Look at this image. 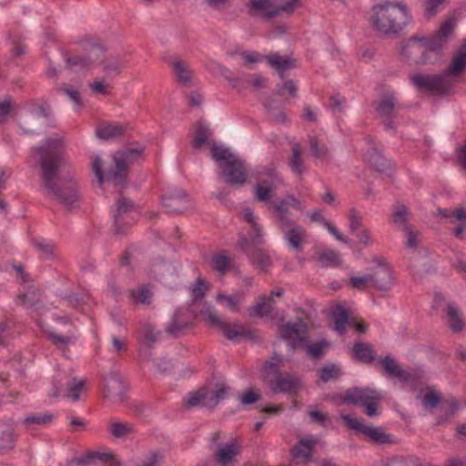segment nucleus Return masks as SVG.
<instances>
[{
    "instance_id": "45",
    "label": "nucleus",
    "mask_w": 466,
    "mask_h": 466,
    "mask_svg": "<svg viewBox=\"0 0 466 466\" xmlns=\"http://www.w3.org/2000/svg\"><path fill=\"white\" fill-rule=\"evenodd\" d=\"M318 261L323 268H336L339 266L341 259L337 251L329 249L319 253Z\"/></svg>"
},
{
    "instance_id": "22",
    "label": "nucleus",
    "mask_w": 466,
    "mask_h": 466,
    "mask_svg": "<svg viewBox=\"0 0 466 466\" xmlns=\"http://www.w3.org/2000/svg\"><path fill=\"white\" fill-rule=\"evenodd\" d=\"M99 66L104 73V80H113L121 74L124 62L120 56H109L104 58Z\"/></svg>"
},
{
    "instance_id": "59",
    "label": "nucleus",
    "mask_w": 466,
    "mask_h": 466,
    "mask_svg": "<svg viewBox=\"0 0 466 466\" xmlns=\"http://www.w3.org/2000/svg\"><path fill=\"white\" fill-rule=\"evenodd\" d=\"M28 106H31V110L34 114L38 116L48 117L50 116V106L46 102H42L40 104L37 101H30Z\"/></svg>"
},
{
    "instance_id": "9",
    "label": "nucleus",
    "mask_w": 466,
    "mask_h": 466,
    "mask_svg": "<svg viewBox=\"0 0 466 466\" xmlns=\"http://www.w3.org/2000/svg\"><path fill=\"white\" fill-rule=\"evenodd\" d=\"M298 4L299 0H283L280 5H274L270 0H249L247 5L250 15L270 19L283 14L291 15Z\"/></svg>"
},
{
    "instance_id": "16",
    "label": "nucleus",
    "mask_w": 466,
    "mask_h": 466,
    "mask_svg": "<svg viewBox=\"0 0 466 466\" xmlns=\"http://www.w3.org/2000/svg\"><path fill=\"white\" fill-rule=\"evenodd\" d=\"M379 362L381 364L385 373L393 378H397L400 382L414 385L418 376L416 373L407 371L396 362L395 359L390 356L384 358L380 357Z\"/></svg>"
},
{
    "instance_id": "58",
    "label": "nucleus",
    "mask_w": 466,
    "mask_h": 466,
    "mask_svg": "<svg viewBox=\"0 0 466 466\" xmlns=\"http://www.w3.org/2000/svg\"><path fill=\"white\" fill-rule=\"evenodd\" d=\"M33 245L46 258L52 257L55 248L52 242L44 239L34 240Z\"/></svg>"
},
{
    "instance_id": "15",
    "label": "nucleus",
    "mask_w": 466,
    "mask_h": 466,
    "mask_svg": "<svg viewBox=\"0 0 466 466\" xmlns=\"http://www.w3.org/2000/svg\"><path fill=\"white\" fill-rule=\"evenodd\" d=\"M103 398L111 402H122L126 391L125 383L117 373H110L104 377L101 386Z\"/></svg>"
},
{
    "instance_id": "54",
    "label": "nucleus",
    "mask_w": 466,
    "mask_h": 466,
    "mask_svg": "<svg viewBox=\"0 0 466 466\" xmlns=\"http://www.w3.org/2000/svg\"><path fill=\"white\" fill-rule=\"evenodd\" d=\"M309 147L311 155L315 158L323 159L329 155V148L325 144H319V140L315 137L309 138Z\"/></svg>"
},
{
    "instance_id": "56",
    "label": "nucleus",
    "mask_w": 466,
    "mask_h": 466,
    "mask_svg": "<svg viewBox=\"0 0 466 466\" xmlns=\"http://www.w3.org/2000/svg\"><path fill=\"white\" fill-rule=\"evenodd\" d=\"M48 339L58 348L63 350V346H67L69 344H73L76 341V339L71 336H63L58 335L55 332L48 333Z\"/></svg>"
},
{
    "instance_id": "10",
    "label": "nucleus",
    "mask_w": 466,
    "mask_h": 466,
    "mask_svg": "<svg viewBox=\"0 0 466 466\" xmlns=\"http://www.w3.org/2000/svg\"><path fill=\"white\" fill-rule=\"evenodd\" d=\"M447 78L445 72L439 75L415 74L410 76V81L420 92L445 95L450 88Z\"/></svg>"
},
{
    "instance_id": "38",
    "label": "nucleus",
    "mask_w": 466,
    "mask_h": 466,
    "mask_svg": "<svg viewBox=\"0 0 466 466\" xmlns=\"http://www.w3.org/2000/svg\"><path fill=\"white\" fill-rule=\"evenodd\" d=\"M211 136V131L208 125L203 121H198L195 124V133L192 140V146L196 149L201 148L208 143V137Z\"/></svg>"
},
{
    "instance_id": "26",
    "label": "nucleus",
    "mask_w": 466,
    "mask_h": 466,
    "mask_svg": "<svg viewBox=\"0 0 466 466\" xmlns=\"http://www.w3.org/2000/svg\"><path fill=\"white\" fill-rule=\"evenodd\" d=\"M208 388L202 387L195 391H190L183 400V404L187 409H192L195 407H206L210 408L208 402Z\"/></svg>"
},
{
    "instance_id": "31",
    "label": "nucleus",
    "mask_w": 466,
    "mask_h": 466,
    "mask_svg": "<svg viewBox=\"0 0 466 466\" xmlns=\"http://www.w3.org/2000/svg\"><path fill=\"white\" fill-rule=\"evenodd\" d=\"M96 133L99 138L108 140L122 137L125 127L119 123H106L99 126Z\"/></svg>"
},
{
    "instance_id": "14",
    "label": "nucleus",
    "mask_w": 466,
    "mask_h": 466,
    "mask_svg": "<svg viewBox=\"0 0 466 466\" xmlns=\"http://www.w3.org/2000/svg\"><path fill=\"white\" fill-rule=\"evenodd\" d=\"M242 447L237 440L218 444L213 451V460L217 466H236L238 456L241 453Z\"/></svg>"
},
{
    "instance_id": "27",
    "label": "nucleus",
    "mask_w": 466,
    "mask_h": 466,
    "mask_svg": "<svg viewBox=\"0 0 466 466\" xmlns=\"http://www.w3.org/2000/svg\"><path fill=\"white\" fill-rule=\"evenodd\" d=\"M288 165L296 175H302L307 171V167L302 157V149L299 143H294L291 147V154L288 157Z\"/></svg>"
},
{
    "instance_id": "63",
    "label": "nucleus",
    "mask_w": 466,
    "mask_h": 466,
    "mask_svg": "<svg viewBox=\"0 0 466 466\" xmlns=\"http://www.w3.org/2000/svg\"><path fill=\"white\" fill-rule=\"evenodd\" d=\"M163 459L164 457L159 451H151L140 466H161Z\"/></svg>"
},
{
    "instance_id": "7",
    "label": "nucleus",
    "mask_w": 466,
    "mask_h": 466,
    "mask_svg": "<svg viewBox=\"0 0 466 466\" xmlns=\"http://www.w3.org/2000/svg\"><path fill=\"white\" fill-rule=\"evenodd\" d=\"M341 401L349 406L365 408L364 412L368 417L380 415V397L376 390L370 388H349L341 396Z\"/></svg>"
},
{
    "instance_id": "29",
    "label": "nucleus",
    "mask_w": 466,
    "mask_h": 466,
    "mask_svg": "<svg viewBox=\"0 0 466 466\" xmlns=\"http://www.w3.org/2000/svg\"><path fill=\"white\" fill-rule=\"evenodd\" d=\"M352 352L358 361L370 364L376 360L373 346L370 343L358 341L353 345Z\"/></svg>"
},
{
    "instance_id": "19",
    "label": "nucleus",
    "mask_w": 466,
    "mask_h": 466,
    "mask_svg": "<svg viewBox=\"0 0 466 466\" xmlns=\"http://www.w3.org/2000/svg\"><path fill=\"white\" fill-rule=\"evenodd\" d=\"M264 174L268 177L269 179H263L255 186L256 198L262 202L271 199L275 189L274 183L280 182L278 171L275 167L267 168Z\"/></svg>"
},
{
    "instance_id": "39",
    "label": "nucleus",
    "mask_w": 466,
    "mask_h": 466,
    "mask_svg": "<svg viewBox=\"0 0 466 466\" xmlns=\"http://www.w3.org/2000/svg\"><path fill=\"white\" fill-rule=\"evenodd\" d=\"M315 445V440L302 439L293 447L291 454L293 457H302L309 460L312 457Z\"/></svg>"
},
{
    "instance_id": "42",
    "label": "nucleus",
    "mask_w": 466,
    "mask_h": 466,
    "mask_svg": "<svg viewBox=\"0 0 466 466\" xmlns=\"http://www.w3.org/2000/svg\"><path fill=\"white\" fill-rule=\"evenodd\" d=\"M244 297L245 293L238 291L232 295L219 294L218 300L223 303L230 311L238 312L239 310V304L244 299Z\"/></svg>"
},
{
    "instance_id": "44",
    "label": "nucleus",
    "mask_w": 466,
    "mask_h": 466,
    "mask_svg": "<svg viewBox=\"0 0 466 466\" xmlns=\"http://www.w3.org/2000/svg\"><path fill=\"white\" fill-rule=\"evenodd\" d=\"M271 206L274 208L275 211H283V209H289V208H293L297 210H303L304 208L300 200L292 194L288 195L278 202H272Z\"/></svg>"
},
{
    "instance_id": "25",
    "label": "nucleus",
    "mask_w": 466,
    "mask_h": 466,
    "mask_svg": "<svg viewBox=\"0 0 466 466\" xmlns=\"http://www.w3.org/2000/svg\"><path fill=\"white\" fill-rule=\"evenodd\" d=\"M411 217L410 208L403 204H397L393 208L390 222L399 230H408L411 225L409 223Z\"/></svg>"
},
{
    "instance_id": "49",
    "label": "nucleus",
    "mask_w": 466,
    "mask_h": 466,
    "mask_svg": "<svg viewBox=\"0 0 466 466\" xmlns=\"http://www.w3.org/2000/svg\"><path fill=\"white\" fill-rule=\"evenodd\" d=\"M229 262V258L220 252L212 256L210 265L213 270L218 272L220 275H224L228 269Z\"/></svg>"
},
{
    "instance_id": "33",
    "label": "nucleus",
    "mask_w": 466,
    "mask_h": 466,
    "mask_svg": "<svg viewBox=\"0 0 466 466\" xmlns=\"http://www.w3.org/2000/svg\"><path fill=\"white\" fill-rule=\"evenodd\" d=\"M332 318L334 319L333 329L339 335L346 333V325H350V316L348 310L341 305H338L332 311Z\"/></svg>"
},
{
    "instance_id": "4",
    "label": "nucleus",
    "mask_w": 466,
    "mask_h": 466,
    "mask_svg": "<svg viewBox=\"0 0 466 466\" xmlns=\"http://www.w3.org/2000/svg\"><path fill=\"white\" fill-rule=\"evenodd\" d=\"M142 149L126 148L117 151L113 156V165L104 172L103 160L99 156H95L92 160V170L100 185L106 180L115 186L124 187L127 180L128 166L137 159Z\"/></svg>"
},
{
    "instance_id": "61",
    "label": "nucleus",
    "mask_w": 466,
    "mask_h": 466,
    "mask_svg": "<svg viewBox=\"0 0 466 466\" xmlns=\"http://www.w3.org/2000/svg\"><path fill=\"white\" fill-rule=\"evenodd\" d=\"M371 277L370 274L364 275V276H353L350 279V285L359 289L363 290L367 287L371 288Z\"/></svg>"
},
{
    "instance_id": "2",
    "label": "nucleus",
    "mask_w": 466,
    "mask_h": 466,
    "mask_svg": "<svg viewBox=\"0 0 466 466\" xmlns=\"http://www.w3.org/2000/svg\"><path fill=\"white\" fill-rule=\"evenodd\" d=\"M457 25V19L451 16L441 23L437 32L431 37L410 36L402 43L400 55L416 65L431 63L429 52L441 54L449 41L454 37Z\"/></svg>"
},
{
    "instance_id": "48",
    "label": "nucleus",
    "mask_w": 466,
    "mask_h": 466,
    "mask_svg": "<svg viewBox=\"0 0 466 466\" xmlns=\"http://www.w3.org/2000/svg\"><path fill=\"white\" fill-rule=\"evenodd\" d=\"M173 70L176 74L177 80L183 84L187 85L191 81V74L186 62L182 60H176L172 64Z\"/></svg>"
},
{
    "instance_id": "8",
    "label": "nucleus",
    "mask_w": 466,
    "mask_h": 466,
    "mask_svg": "<svg viewBox=\"0 0 466 466\" xmlns=\"http://www.w3.org/2000/svg\"><path fill=\"white\" fill-rule=\"evenodd\" d=\"M83 48L86 54L81 56L70 55L68 51L64 52L63 56L68 68L77 70L90 69L99 55L106 51V48L100 42L94 39L86 40L83 45Z\"/></svg>"
},
{
    "instance_id": "5",
    "label": "nucleus",
    "mask_w": 466,
    "mask_h": 466,
    "mask_svg": "<svg viewBox=\"0 0 466 466\" xmlns=\"http://www.w3.org/2000/svg\"><path fill=\"white\" fill-rule=\"evenodd\" d=\"M280 361L278 355L271 356L262 366L261 377L273 394L295 397L303 388L302 380L289 372H282L279 368Z\"/></svg>"
},
{
    "instance_id": "46",
    "label": "nucleus",
    "mask_w": 466,
    "mask_h": 466,
    "mask_svg": "<svg viewBox=\"0 0 466 466\" xmlns=\"http://www.w3.org/2000/svg\"><path fill=\"white\" fill-rule=\"evenodd\" d=\"M274 302L273 298L262 296L261 301L252 306L251 315L255 317L268 316L272 311V304Z\"/></svg>"
},
{
    "instance_id": "17",
    "label": "nucleus",
    "mask_w": 466,
    "mask_h": 466,
    "mask_svg": "<svg viewBox=\"0 0 466 466\" xmlns=\"http://www.w3.org/2000/svg\"><path fill=\"white\" fill-rule=\"evenodd\" d=\"M379 268L374 270L371 277V288L380 291H388L393 286V277L391 270L382 258H376Z\"/></svg>"
},
{
    "instance_id": "32",
    "label": "nucleus",
    "mask_w": 466,
    "mask_h": 466,
    "mask_svg": "<svg viewBox=\"0 0 466 466\" xmlns=\"http://www.w3.org/2000/svg\"><path fill=\"white\" fill-rule=\"evenodd\" d=\"M397 107L396 98L392 95H384L378 103L375 110L383 118H394Z\"/></svg>"
},
{
    "instance_id": "21",
    "label": "nucleus",
    "mask_w": 466,
    "mask_h": 466,
    "mask_svg": "<svg viewBox=\"0 0 466 466\" xmlns=\"http://www.w3.org/2000/svg\"><path fill=\"white\" fill-rule=\"evenodd\" d=\"M187 202V195L183 189H175L162 197L163 206L171 213L181 212Z\"/></svg>"
},
{
    "instance_id": "18",
    "label": "nucleus",
    "mask_w": 466,
    "mask_h": 466,
    "mask_svg": "<svg viewBox=\"0 0 466 466\" xmlns=\"http://www.w3.org/2000/svg\"><path fill=\"white\" fill-rule=\"evenodd\" d=\"M238 245L247 254L249 261L253 265H257L261 270H265L270 266L271 260L269 256L265 250L258 248V245H251L248 238L241 237Z\"/></svg>"
},
{
    "instance_id": "53",
    "label": "nucleus",
    "mask_w": 466,
    "mask_h": 466,
    "mask_svg": "<svg viewBox=\"0 0 466 466\" xmlns=\"http://www.w3.org/2000/svg\"><path fill=\"white\" fill-rule=\"evenodd\" d=\"M161 336L160 331L155 330L154 327L147 324L143 327L142 337L143 342L148 347L152 348Z\"/></svg>"
},
{
    "instance_id": "6",
    "label": "nucleus",
    "mask_w": 466,
    "mask_h": 466,
    "mask_svg": "<svg viewBox=\"0 0 466 466\" xmlns=\"http://www.w3.org/2000/svg\"><path fill=\"white\" fill-rule=\"evenodd\" d=\"M212 158L221 169L224 181L231 187L243 186L248 180V170L244 161L236 157L228 148L213 145Z\"/></svg>"
},
{
    "instance_id": "55",
    "label": "nucleus",
    "mask_w": 466,
    "mask_h": 466,
    "mask_svg": "<svg viewBox=\"0 0 466 466\" xmlns=\"http://www.w3.org/2000/svg\"><path fill=\"white\" fill-rule=\"evenodd\" d=\"M348 218L350 231L352 234L357 233L358 230L362 228L361 226L363 218L355 208L350 209Z\"/></svg>"
},
{
    "instance_id": "52",
    "label": "nucleus",
    "mask_w": 466,
    "mask_h": 466,
    "mask_svg": "<svg viewBox=\"0 0 466 466\" xmlns=\"http://www.w3.org/2000/svg\"><path fill=\"white\" fill-rule=\"evenodd\" d=\"M86 381L84 380H77L76 378H73L68 383H67V391H66V397L73 401H77L80 397V393L83 390L85 387Z\"/></svg>"
},
{
    "instance_id": "36",
    "label": "nucleus",
    "mask_w": 466,
    "mask_h": 466,
    "mask_svg": "<svg viewBox=\"0 0 466 466\" xmlns=\"http://www.w3.org/2000/svg\"><path fill=\"white\" fill-rule=\"evenodd\" d=\"M368 161L370 165L380 173H387L391 169V161L386 159L385 157L377 150V148H371L368 157Z\"/></svg>"
},
{
    "instance_id": "23",
    "label": "nucleus",
    "mask_w": 466,
    "mask_h": 466,
    "mask_svg": "<svg viewBox=\"0 0 466 466\" xmlns=\"http://www.w3.org/2000/svg\"><path fill=\"white\" fill-rule=\"evenodd\" d=\"M135 207V203L127 198H119L116 203V211L114 213V223L116 226V233L123 234L124 228V217L130 212Z\"/></svg>"
},
{
    "instance_id": "3",
    "label": "nucleus",
    "mask_w": 466,
    "mask_h": 466,
    "mask_svg": "<svg viewBox=\"0 0 466 466\" xmlns=\"http://www.w3.org/2000/svg\"><path fill=\"white\" fill-rule=\"evenodd\" d=\"M370 23L373 30L384 37H395L412 21L408 5L403 1H384L371 9Z\"/></svg>"
},
{
    "instance_id": "13",
    "label": "nucleus",
    "mask_w": 466,
    "mask_h": 466,
    "mask_svg": "<svg viewBox=\"0 0 466 466\" xmlns=\"http://www.w3.org/2000/svg\"><path fill=\"white\" fill-rule=\"evenodd\" d=\"M309 331L308 324L299 318L296 323L287 322L279 327V336L292 347L307 344L309 339L306 336Z\"/></svg>"
},
{
    "instance_id": "50",
    "label": "nucleus",
    "mask_w": 466,
    "mask_h": 466,
    "mask_svg": "<svg viewBox=\"0 0 466 466\" xmlns=\"http://www.w3.org/2000/svg\"><path fill=\"white\" fill-rule=\"evenodd\" d=\"M228 395V387L224 384H217L214 390L208 389V404L210 408H215Z\"/></svg>"
},
{
    "instance_id": "43",
    "label": "nucleus",
    "mask_w": 466,
    "mask_h": 466,
    "mask_svg": "<svg viewBox=\"0 0 466 466\" xmlns=\"http://www.w3.org/2000/svg\"><path fill=\"white\" fill-rule=\"evenodd\" d=\"M14 432L6 424L0 423V451L5 452L14 448Z\"/></svg>"
},
{
    "instance_id": "24",
    "label": "nucleus",
    "mask_w": 466,
    "mask_h": 466,
    "mask_svg": "<svg viewBox=\"0 0 466 466\" xmlns=\"http://www.w3.org/2000/svg\"><path fill=\"white\" fill-rule=\"evenodd\" d=\"M466 69V46L461 43L454 53L449 66L445 69L446 76H458Z\"/></svg>"
},
{
    "instance_id": "62",
    "label": "nucleus",
    "mask_w": 466,
    "mask_h": 466,
    "mask_svg": "<svg viewBox=\"0 0 466 466\" xmlns=\"http://www.w3.org/2000/svg\"><path fill=\"white\" fill-rule=\"evenodd\" d=\"M439 213L443 218H454L462 223H466V210H464L463 208H456L454 210L443 208V209H439Z\"/></svg>"
},
{
    "instance_id": "47",
    "label": "nucleus",
    "mask_w": 466,
    "mask_h": 466,
    "mask_svg": "<svg viewBox=\"0 0 466 466\" xmlns=\"http://www.w3.org/2000/svg\"><path fill=\"white\" fill-rule=\"evenodd\" d=\"M307 350L308 356L312 360H319L325 355L324 349L329 346V343L326 340H320L315 343L301 344Z\"/></svg>"
},
{
    "instance_id": "30",
    "label": "nucleus",
    "mask_w": 466,
    "mask_h": 466,
    "mask_svg": "<svg viewBox=\"0 0 466 466\" xmlns=\"http://www.w3.org/2000/svg\"><path fill=\"white\" fill-rule=\"evenodd\" d=\"M190 326L189 320L183 318L182 311H177L167 327V332L174 338H178Z\"/></svg>"
},
{
    "instance_id": "64",
    "label": "nucleus",
    "mask_w": 466,
    "mask_h": 466,
    "mask_svg": "<svg viewBox=\"0 0 466 466\" xmlns=\"http://www.w3.org/2000/svg\"><path fill=\"white\" fill-rule=\"evenodd\" d=\"M309 415L312 421L318 423L320 426L327 427L330 423L329 416L319 410H311Z\"/></svg>"
},
{
    "instance_id": "28",
    "label": "nucleus",
    "mask_w": 466,
    "mask_h": 466,
    "mask_svg": "<svg viewBox=\"0 0 466 466\" xmlns=\"http://www.w3.org/2000/svg\"><path fill=\"white\" fill-rule=\"evenodd\" d=\"M303 227L298 224L284 232V239L291 249L301 252L303 250Z\"/></svg>"
},
{
    "instance_id": "34",
    "label": "nucleus",
    "mask_w": 466,
    "mask_h": 466,
    "mask_svg": "<svg viewBox=\"0 0 466 466\" xmlns=\"http://www.w3.org/2000/svg\"><path fill=\"white\" fill-rule=\"evenodd\" d=\"M446 315L450 329L455 333L461 331L464 324L461 319V312L455 303L451 302L447 305Z\"/></svg>"
},
{
    "instance_id": "20",
    "label": "nucleus",
    "mask_w": 466,
    "mask_h": 466,
    "mask_svg": "<svg viewBox=\"0 0 466 466\" xmlns=\"http://www.w3.org/2000/svg\"><path fill=\"white\" fill-rule=\"evenodd\" d=\"M209 320L212 324L217 326L223 332V335L229 340L238 341L239 338H245L248 339H252L255 338L253 330L246 329L242 327L239 328L238 329H232L230 328L229 324L223 321L217 315L210 314Z\"/></svg>"
},
{
    "instance_id": "60",
    "label": "nucleus",
    "mask_w": 466,
    "mask_h": 466,
    "mask_svg": "<svg viewBox=\"0 0 466 466\" xmlns=\"http://www.w3.org/2000/svg\"><path fill=\"white\" fill-rule=\"evenodd\" d=\"M441 401V395L436 393L435 391H430L426 393L421 400L423 407L427 410H431L437 407V405L440 404Z\"/></svg>"
},
{
    "instance_id": "57",
    "label": "nucleus",
    "mask_w": 466,
    "mask_h": 466,
    "mask_svg": "<svg viewBox=\"0 0 466 466\" xmlns=\"http://www.w3.org/2000/svg\"><path fill=\"white\" fill-rule=\"evenodd\" d=\"M445 2V0H425L424 1V12L427 18L435 16L439 11L440 6Z\"/></svg>"
},
{
    "instance_id": "11",
    "label": "nucleus",
    "mask_w": 466,
    "mask_h": 466,
    "mask_svg": "<svg viewBox=\"0 0 466 466\" xmlns=\"http://www.w3.org/2000/svg\"><path fill=\"white\" fill-rule=\"evenodd\" d=\"M341 419L345 421L347 427L365 435L373 443L386 444L393 442L392 435L386 433L381 428L366 425L363 420L351 418L348 414H341Z\"/></svg>"
},
{
    "instance_id": "37",
    "label": "nucleus",
    "mask_w": 466,
    "mask_h": 466,
    "mask_svg": "<svg viewBox=\"0 0 466 466\" xmlns=\"http://www.w3.org/2000/svg\"><path fill=\"white\" fill-rule=\"evenodd\" d=\"M343 374L340 366L333 363L326 364L318 370V377L319 380L327 383L330 380H339Z\"/></svg>"
},
{
    "instance_id": "51",
    "label": "nucleus",
    "mask_w": 466,
    "mask_h": 466,
    "mask_svg": "<svg viewBox=\"0 0 466 466\" xmlns=\"http://www.w3.org/2000/svg\"><path fill=\"white\" fill-rule=\"evenodd\" d=\"M16 303L28 309H38L42 305L39 299H35L34 292L21 293L16 298Z\"/></svg>"
},
{
    "instance_id": "41",
    "label": "nucleus",
    "mask_w": 466,
    "mask_h": 466,
    "mask_svg": "<svg viewBox=\"0 0 466 466\" xmlns=\"http://www.w3.org/2000/svg\"><path fill=\"white\" fill-rule=\"evenodd\" d=\"M152 292L147 286L129 290V298L134 304L149 305L152 301Z\"/></svg>"
},
{
    "instance_id": "40",
    "label": "nucleus",
    "mask_w": 466,
    "mask_h": 466,
    "mask_svg": "<svg viewBox=\"0 0 466 466\" xmlns=\"http://www.w3.org/2000/svg\"><path fill=\"white\" fill-rule=\"evenodd\" d=\"M107 431L115 438L121 439L135 432L134 426L128 422L114 421L108 424Z\"/></svg>"
},
{
    "instance_id": "35",
    "label": "nucleus",
    "mask_w": 466,
    "mask_h": 466,
    "mask_svg": "<svg viewBox=\"0 0 466 466\" xmlns=\"http://www.w3.org/2000/svg\"><path fill=\"white\" fill-rule=\"evenodd\" d=\"M54 415L50 412L31 413L24 418L23 424L27 430L35 429L34 425L46 426L53 422Z\"/></svg>"
},
{
    "instance_id": "1",
    "label": "nucleus",
    "mask_w": 466,
    "mask_h": 466,
    "mask_svg": "<svg viewBox=\"0 0 466 466\" xmlns=\"http://www.w3.org/2000/svg\"><path fill=\"white\" fill-rule=\"evenodd\" d=\"M33 153L38 157L41 168L42 185L59 203L72 208L79 200L77 182L73 178L60 179L59 168L66 162L65 144L56 136L43 140L38 147H33Z\"/></svg>"
},
{
    "instance_id": "12",
    "label": "nucleus",
    "mask_w": 466,
    "mask_h": 466,
    "mask_svg": "<svg viewBox=\"0 0 466 466\" xmlns=\"http://www.w3.org/2000/svg\"><path fill=\"white\" fill-rule=\"evenodd\" d=\"M241 56L248 64L259 62L265 59L270 66L274 67L278 71L279 77L282 79L285 77L284 73L286 70L295 67V60L289 57H283L278 53L270 54L263 57L256 52H243Z\"/></svg>"
}]
</instances>
